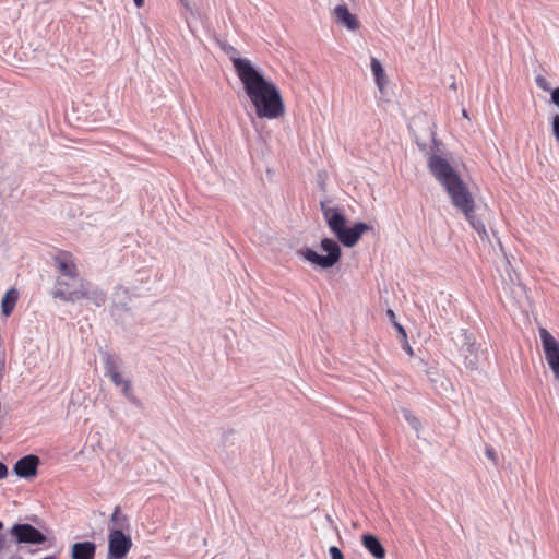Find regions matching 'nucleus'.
I'll list each match as a JSON object with an SVG mask.
<instances>
[{"label": "nucleus", "instance_id": "f257e3e1", "mask_svg": "<svg viewBox=\"0 0 559 559\" xmlns=\"http://www.w3.org/2000/svg\"><path fill=\"white\" fill-rule=\"evenodd\" d=\"M231 62L257 116L270 120L281 117L285 106L276 85L265 79L249 59L233 57Z\"/></svg>", "mask_w": 559, "mask_h": 559}, {"label": "nucleus", "instance_id": "f03ea898", "mask_svg": "<svg viewBox=\"0 0 559 559\" xmlns=\"http://www.w3.org/2000/svg\"><path fill=\"white\" fill-rule=\"evenodd\" d=\"M427 165L429 171L449 194L453 206L464 214L481 239L488 238L485 224L475 214V200L452 165L437 154L429 156Z\"/></svg>", "mask_w": 559, "mask_h": 559}, {"label": "nucleus", "instance_id": "7ed1b4c3", "mask_svg": "<svg viewBox=\"0 0 559 559\" xmlns=\"http://www.w3.org/2000/svg\"><path fill=\"white\" fill-rule=\"evenodd\" d=\"M321 212L330 230L335 235L337 240L347 248L354 247L364 233L372 230V226L364 222L347 227L345 215L342 214L338 209L328 206L324 202H321Z\"/></svg>", "mask_w": 559, "mask_h": 559}, {"label": "nucleus", "instance_id": "20e7f679", "mask_svg": "<svg viewBox=\"0 0 559 559\" xmlns=\"http://www.w3.org/2000/svg\"><path fill=\"white\" fill-rule=\"evenodd\" d=\"M320 248L322 251L326 252L325 255L319 254L316 250L308 247L300 249L298 255L321 269H330L340 261L341 247L336 240L323 238Z\"/></svg>", "mask_w": 559, "mask_h": 559}, {"label": "nucleus", "instance_id": "39448f33", "mask_svg": "<svg viewBox=\"0 0 559 559\" xmlns=\"http://www.w3.org/2000/svg\"><path fill=\"white\" fill-rule=\"evenodd\" d=\"M132 546L133 543L130 535L118 530L109 532L106 559H124Z\"/></svg>", "mask_w": 559, "mask_h": 559}, {"label": "nucleus", "instance_id": "423d86ee", "mask_svg": "<svg viewBox=\"0 0 559 559\" xmlns=\"http://www.w3.org/2000/svg\"><path fill=\"white\" fill-rule=\"evenodd\" d=\"M71 304H75L82 299L90 300L94 306L102 307L107 300L106 293L97 286H94L91 282L84 280L79 281L78 293L72 296H68Z\"/></svg>", "mask_w": 559, "mask_h": 559}, {"label": "nucleus", "instance_id": "0eeeda50", "mask_svg": "<svg viewBox=\"0 0 559 559\" xmlns=\"http://www.w3.org/2000/svg\"><path fill=\"white\" fill-rule=\"evenodd\" d=\"M10 534L17 544L40 545L47 540L44 533L28 523L14 524L10 530Z\"/></svg>", "mask_w": 559, "mask_h": 559}, {"label": "nucleus", "instance_id": "6e6552de", "mask_svg": "<svg viewBox=\"0 0 559 559\" xmlns=\"http://www.w3.org/2000/svg\"><path fill=\"white\" fill-rule=\"evenodd\" d=\"M540 341L545 353V358L554 372L555 378L559 377V343L546 330H539Z\"/></svg>", "mask_w": 559, "mask_h": 559}, {"label": "nucleus", "instance_id": "1a4fd4ad", "mask_svg": "<svg viewBox=\"0 0 559 559\" xmlns=\"http://www.w3.org/2000/svg\"><path fill=\"white\" fill-rule=\"evenodd\" d=\"M53 264L59 273V277H67L69 280H81L76 264L72 255L68 252H61L53 258Z\"/></svg>", "mask_w": 559, "mask_h": 559}, {"label": "nucleus", "instance_id": "9d476101", "mask_svg": "<svg viewBox=\"0 0 559 559\" xmlns=\"http://www.w3.org/2000/svg\"><path fill=\"white\" fill-rule=\"evenodd\" d=\"M78 280H69L67 277H58L55 283V287L51 290V296L56 299H60L66 302H71L68 296L75 295L78 293Z\"/></svg>", "mask_w": 559, "mask_h": 559}, {"label": "nucleus", "instance_id": "9b49d317", "mask_svg": "<svg viewBox=\"0 0 559 559\" xmlns=\"http://www.w3.org/2000/svg\"><path fill=\"white\" fill-rule=\"evenodd\" d=\"M38 464V456L31 454L20 459L13 469L19 477L31 478L37 474Z\"/></svg>", "mask_w": 559, "mask_h": 559}, {"label": "nucleus", "instance_id": "f8f14e48", "mask_svg": "<svg viewBox=\"0 0 559 559\" xmlns=\"http://www.w3.org/2000/svg\"><path fill=\"white\" fill-rule=\"evenodd\" d=\"M336 22L345 26L349 31L359 28V21L353 13L349 12L346 4H338L333 10Z\"/></svg>", "mask_w": 559, "mask_h": 559}, {"label": "nucleus", "instance_id": "ddd939ff", "mask_svg": "<svg viewBox=\"0 0 559 559\" xmlns=\"http://www.w3.org/2000/svg\"><path fill=\"white\" fill-rule=\"evenodd\" d=\"M96 545L93 542L74 543L71 548L72 559H94Z\"/></svg>", "mask_w": 559, "mask_h": 559}, {"label": "nucleus", "instance_id": "4468645a", "mask_svg": "<svg viewBox=\"0 0 559 559\" xmlns=\"http://www.w3.org/2000/svg\"><path fill=\"white\" fill-rule=\"evenodd\" d=\"M361 544L376 559H384L385 549L377 536L364 534L361 536Z\"/></svg>", "mask_w": 559, "mask_h": 559}, {"label": "nucleus", "instance_id": "2eb2a0df", "mask_svg": "<svg viewBox=\"0 0 559 559\" xmlns=\"http://www.w3.org/2000/svg\"><path fill=\"white\" fill-rule=\"evenodd\" d=\"M459 350L461 354H477L479 345L476 343L473 334H469L466 330H461L457 335Z\"/></svg>", "mask_w": 559, "mask_h": 559}, {"label": "nucleus", "instance_id": "dca6fc26", "mask_svg": "<svg viewBox=\"0 0 559 559\" xmlns=\"http://www.w3.org/2000/svg\"><path fill=\"white\" fill-rule=\"evenodd\" d=\"M109 532L118 530L120 532L129 531L130 522L126 514L122 513L121 508L116 506L108 523Z\"/></svg>", "mask_w": 559, "mask_h": 559}, {"label": "nucleus", "instance_id": "f3484780", "mask_svg": "<svg viewBox=\"0 0 559 559\" xmlns=\"http://www.w3.org/2000/svg\"><path fill=\"white\" fill-rule=\"evenodd\" d=\"M371 72L374 76L376 84L380 92H383L385 85V72L384 69L377 58L372 57L370 60Z\"/></svg>", "mask_w": 559, "mask_h": 559}, {"label": "nucleus", "instance_id": "a211bd4d", "mask_svg": "<svg viewBox=\"0 0 559 559\" xmlns=\"http://www.w3.org/2000/svg\"><path fill=\"white\" fill-rule=\"evenodd\" d=\"M17 298H19V294H17L16 289H14V288L9 289L4 294L2 301H1V310L5 317L10 316L13 312L14 307L17 301Z\"/></svg>", "mask_w": 559, "mask_h": 559}, {"label": "nucleus", "instance_id": "6ab92c4d", "mask_svg": "<svg viewBox=\"0 0 559 559\" xmlns=\"http://www.w3.org/2000/svg\"><path fill=\"white\" fill-rule=\"evenodd\" d=\"M103 360H104L105 376L109 377L110 374L119 371L120 359L117 356H115L110 353H105L103 356Z\"/></svg>", "mask_w": 559, "mask_h": 559}, {"label": "nucleus", "instance_id": "aec40b11", "mask_svg": "<svg viewBox=\"0 0 559 559\" xmlns=\"http://www.w3.org/2000/svg\"><path fill=\"white\" fill-rule=\"evenodd\" d=\"M464 357V364L467 368L475 370L478 368V353L477 354H461Z\"/></svg>", "mask_w": 559, "mask_h": 559}, {"label": "nucleus", "instance_id": "412c9836", "mask_svg": "<svg viewBox=\"0 0 559 559\" xmlns=\"http://www.w3.org/2000/svg\"><path fill=\"white\" fill-rule=\"evenodd\" d=\"M403 416L405 420L415 429L418 430L420 427L419 419L413 415L408 409H403Z\"/></svg>", "mask_w": 559, "mask_h": 559}, {"label": "nucleus", "instance_id": "4be33fe9", "mask_svg": "<svg viewBox=\"0 0 559 559\" xmlns=\"http://www.w3.org/2000/svg\"><path fill=\"white\" fill-rule=\"evenodd\" d=\"M485 455L493 463V465H498V455L491 445H487L485 448Z\"/></svg>", "mask_w": 559, "mask_h": 559}, {"label": "nucleus", "instance_id": "5701e85b", "mask_svg": "<svg viewBox=\"0 0 559 559\" xmlns=\"http://www.w3.org/2000/svg\"><path fill=\"white\" fill-rule=\"evenodd\" d=\"M111 382L116 386H122L128 380H124L119 371L109 376Z\"/></svg>", "mask_w": 559, "mask_h": 559}, {"label": "nucleus", "instance_id": "b1692460", "mask_svg": "<svg viewBox=\"0 0 559 559\" xmlns=\"http://www.w3.org/2000/svg\"><path fill=\"white\" fill-rule=\"evenodd\" d=\"M121 388H122V393L127 399H129L130 401L135 400L130 381H127Z\"/></svg>", "mask_w": 559, "mask_h": 559}, {"label": "nucleus", "instance_id": "393cba45", "mask_svg": "<svg viewBox=\"0 0 559 559\" xmlns=\"http://www.w3.org/2000/svg\"><path fill=\"white\" fill-rule=\"evenodd\" d=\"M329 554H330L331 559H344L343 552L336 546H331L329 548Z\"/></svg>", "mask_w": 559, "mask_h": 559}, {"label": "nucleus", "instance_id": "a878e982", "mask_svg": "<svg viewBox=\"0 0 559 559\" xmlns=\"http://www.w3.org/2000/svg\"><path fill=\"white\" fill-rule=\"evenodd\" d=\"M552 129L557 141L559 142V115L555 116L552 121Z\"/></svg>", "mask_w": 559, "mask_h": 559}, {"label": "nucleus", "instance_id": "bb28decb", "mask_svg": "<svg viewBox=\"0 0 559 559\" xmlns=\"http://www.w3.org/2000/svg\"><path fill=\"white\" fill-rule=\"evenodd\" d=\"M551 100L559 108V87L551 92Z\"/></svg>", "mask_w": 559, "mask_h": 559}, {"label": "nucleus", "instance_id": "cd10ccee", "mask_svg": "<svg viewBox=\"0 0 559 559\" xmlns=\"http://www.w3.org/2000/svg\"><path fill=\"white\" fill-rule=\"evenodd\" d=\"M8 475V467L4 463L0 462V479Z\"/></svg>", "mask_w": 559, "mask_h": 559}, {"label": "nucleus", "instance_id": "c85d7f7f", "mask_svg": "<svg viewBox=\"0 0 559 559\" xmlns=\"http://www.w3.org/2000/svg\"><path fill=\"white\" fill-rule=\"evenodd\" d=\"M395 328L397 329V332L401 335V337L405 340L407 336L405 329L399 323H395Z\"/></svg>", "mask_w": 559, "mask_h": 559}, {"label": "nucleus", "instance_id": "c756f323", "mask_svg": "<svg viewBox=\"0 0 559 559\" xmlns=\"http://www.w3.org/2000/svg\"><path fill=\"white\" fill-rule=\"evenodd\" d=\"M536 83L538 86H540L542 88L546 90V80L542 76H538L536 79Z\"/></svg>", "mask_w": 559, "mask_h": 559}, {"label": "nucleus", "instance_id": "7c9ffc66", "mask_svg": "<svg viewBox=\"0 0 559 559\" xmlns=\"http://www.w3.org/2000/svg\"><path fill=\"white\" fill-rule=\"evenodd\" d=\"M4 546H5V537L3 534H0V554L4 549Z\"/></svg>", "mask_w": 559, "mask_h": 559}, {"label": "nucleus", "instance_id": "2f4dec72", "mask_svg": "<svg viewBox=\"0 0 559 559\" xmlns=\"http://www.w3.org/2000/svg\"><path fill=\"white\" fill-rule=\"evenodd\" d=\"M404 349L407 352V354L413 355V349L407 343L405 344Z\"/></svg>", "mask_w": 559, "mask_h": 559}, {"label": "nucleus", "instance_id": "473e14b6", "mask_svg": "<svg viewBox=\"0 0 559 559\" xmlns=\"http://www.w3.org/2000/svg\"><path fill=\"white\" fill-rule=\"evenodd\" d=\"M136 8H141L144 3V0H133Z\"/></svg>", "mask_w": 559, "mask_h": 559}, {"label": "nucleus", "instance_id": "72a5a7b5", "mask_svg": "<svg viewBox=\"0 0 559 559\" xmlns=\"http://www.w3.org/2000/svg\"><path fill=\"white\" fill-rule=\"evenodd\" d=\"M229 51H230V53H233V56H230V59H231L233 57L237 58V57L235 56V55H236V49H235L234 47L229 46V48H228V52H229Z\"/></svg>", "mask_w": 559, "mask_h": 559}, {"label": "nucleus", "instance_id": "f704fd0d", "mask_svg": "<svg viewBox=\"0 0 559 559\" xmlns=\"http://www.w3.org/2000/svg\"><path fill=\"white\" fill-rule=\"evenodd\" d=\"M388 314H389V317H391V318H394V317H395V314H394L393 310H391V309H389V310H388Z\"/></svg>", "mask_w": 559, "mask_h": 559}, {"label": "nucleus", "instance_id": "c9c22d12", "mask_svg": "<svg viewBox=\"0 0 559 559\" xmlns=\"http://www.w3.org/2000/svg\"><path fill=\"white\" fill-rule=\"evenodd\" d=\"M119 292H122V293H124V294H127V293H128V292H127V289H124L123 287H119V288L117 289V293H119Z\"/></svg>", "mask_w": 559, "mask_h": 559}, {"label": "nucleus", "instance_id": "e433bc0d", "mask_svg": "<svg viewBox=\"0 0 559 559\" xmlns=\"http://www.w3.org/2000/svg\"><path fill=\"white\" fill-rule=\"evenodd\" d=\"M3 528V523L0 521V531Z\"/></svg>", "mask_w": 559, "mask_h": 559}]
</instances>
